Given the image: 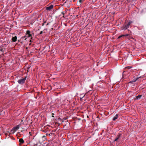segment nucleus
Segmentation results:
<instances>
[{
  "mask_svg": "<svg viewBox=\"0 0 146 146\" xmlns=\"http://www.w3.org/2000/svg\"><path fill=\"white\" fill-rule=\"evenodd\" d=\"M133 22L132 21H129L128 23L126 25H124L121 27V28L122 30H125L129 28V27Z\"/></svg>",
  "mask_w": 146,
  "mask_h": 146,
  "instance_id": "obj_1",
  "label": "nucleus"
},
{
  "mask_svg": "<svg viewBox=\"0 0 146 146\" xmlns=\"http://www.w3.org/2000/svg\"><path fill=\"white\" fill-rule=\"evenodd\" d=\"M44 23L42 25V26H43L44 25Z\"/></svg>",
  "mask_w": 146,
  "mask_h": 146,
  "instance_id": "obj_25",
  "label": "nucleus"
},
{
  "mask_svg": "<svg viewBox=\"0 0 146 146\" xmlns=\"http://www.w3.org/2000/svg\"><path fill=\"white\" fill-rule=\"evenodd\" d=\"M84 1L83 0H79V1L80 3H81Z\"/></svg>",
  "mask_w": 146,
  "mask_h": 146,
  "instance_id": "obj_17",
  "label": "nucleus"
},
{
  "mask_svg": "<svg viewBox=\"0 0 146 146\" xmlns=\"http://www.w3.org/2000/svg\"><path fill=\"white\" fill-rule=\"evenodd\" d=\"M128 73V72L127 71H124L123 73V76L125 75V74H127Z\"/></svg>",
  "mask_w": 146,
  "mask_h": 146,
  "instance_id": "obj_12",
  "label": "nucleus"
},
{
  "mask_svg": "<svg viewBox=\"0 0 146 146\" xmlns=\"http://www.w3.org/2000/svg\"><path fill=\"white\" fill-rule=\"evenodd\" d=\"M123 35H120V36H119L117 38L118 39H119V38H121V37H123Z\"/></svg>",
  "mask_w": 146,
  "mask_h": 146,
  "instance_id": "obj_14",
  "label": "nucleus"
},
{
  "mask_svg": "<svg viewBox=\"0 0 146 146\" xmlns=\"http://www.w3.org/2000/svg\"><path fill=\"white\" fill-rule=\"evenodd\" d=\"M120 136H121V135L120 134H119V135H118L116 137V138L115 139L114 141H117V140L119 139L120 138Z\"/></svg>",
  "mask_w": 146,
  "mask_h": 146,
  "instance_id": "obj_7",
  "label": "nucleus"
},
{
  "mask_svg": "<svg viewBox=\"0 0 146 146\" xmlns=\"http://www.w3.org/2000/svg\"><path fill=\"white\" fill-rule=\"evenodd\" d=\"M19 125H17L13 128V129L11 131V132L12 133H13L15 132L18 130V129H19Z\"/></svg>",
  "mask_w": 146,
  "mask_h": 146,
  "instance_id": "obj_2",
  "label": "nucleus"
},
{
  "mask_svg": "<svg viewBox=\"0 0 146 146\" xmlns=\"http://www.w3.org/2000/svg\"><path fill=\"white\" fill-rule=\"evenodd\" d=\"M139 78H134L132 80L129 82V83H133V82H135Z\"/></svg>",
  "mask_w": 146,
  "mask_h": 146,
  "instance_id": "obj_4",
  "label": "nucleus"
},
{
  "mask_svg": "<svg viewBox=\"0 0 146 146\" xmlns=\"http://www.w3.org/2000/svg\"><path fill=\"white\" fill-rule=\"evenodd\" d=\"M118 114H116L113 118V120L114 121L116 120V119H117L118 117Z\"/></svg>",
  "mask_w": 146,
  "mask_h": 146,
  "instance_id": "obj_9",
  "label": "nucleus"
},
{
  "mask_svg": "<svg viewBox=\"0 0 146 146\" xmlns=\"http://www.w3.org/2000/svg\"><path fill=\"white\" fill-rule=\"evenodd\" d=\"M62 14L63 15H64V12H62Z\"/></svg>",
  "mask_w": 146,
  "mask_h": 146,
  "instance_id": "obj_22",
  "label": "nucleus"
},
{
  "mask_svg": "<svg viewBox=\"0 0 146 146\" xmlns=\"http://www.w3.org/2000/svg\"><path fill=\"white\" fill-rule=\"evenodd\" d=\"M19 142L21 144L23 143H24V140L22 138L20 139L19 140Z\"/></svg>",
  "mask_w": 146,
  "mask_h": 146,
  "instance_id": "obj_10",
  "label": "nucleus"
},
{
  "mask_svg": "<svg viewBox=\"0 0 146 146\" xmlns=\"http://www.w3.org/2000/svg\"><path fill=\"white\" fill-rule=\"evenodd\" d=\"M123 35V36H127L129 35V34H126L125 35Z\"/></svg>",
  "mask_w": 146,
  "mask_h": 146,
  "instance_id": "obj_18",
  "label": "nucleus"
},
{
  "mask_svg": "<svg viewBox=\"0 0 146 146\" xmlns=\"http://www.w3.org/2000/svg\"><path fill=\"white\" fill-rule=\"evenodd\" d=\"M46 135H47L49 136L50 137V136H51V135H50V133H46Z\"/></svg>",
  "mask_w": 146,
  "mask_h": 146,
  "instance_id": "obj_16",
  "label": "nucleus"
},
{
  "mask_svg": "<svg viewBox=\"0 0 146 146\" xmlns=\"http://www.w3.org/2000/svg\"><path fill=\"white\" fill-rule=\"evenodd\" d=\"M85 96V95L82 97V98H81V99H82Z\"/></svg>",
  "mask_w": 146,
  "mask_h": 146,
  "instance_id": "obj_23",
  "label": "nucleus"
},
{
  "mask_svg": "<svg viewBox=\"0 0 146 146\" xmlns=\"http://www.w3.org/2000/svg\"><path fill=\"white\" fill-rule=\"evenodd\" d=\"M126 68H127L128 69H129L130 68L129 67H126Z\"/></svg>",
  "mask_w": 146,
  "mask_h": 146,
  "instance_id": "obj_24",
  "label": "nucleus"
},
{
  "mask_svg": "<svg viewBox=\"0 0 146 146\" xmlns=\"http://www.w3.org/2000/svg\"><path fill=\"white\" fill-rule=\"evenodd\" d=\"M53 7V5H50L49 6L47 7L46 9L47 10H50Z\"/></svg>",
  "mask_w": 146,
  "mask_h": 146,
  "instance_id": "obj_5",
  "label": "nucleus"
},
{
  "mask_svg": "<svg viewBox=\"0 0 146 146\" xmlns=\"http://www.w3.org/2000/svg\"><path fill=\"white\" fill-rule=\"evenodd\" d=\"M43 146H50V145L48 143H44Z\"/></svg>",
  "mask_w": 146,
  "mask_h": 146,
  "instance_id": "obj_11",
  "label": "nucleus"
},
{
  "mask_svg": "<svg viewBox=\"0 0 146 146\" xmlns=\"http://www.w3.org/2000/svg\"><path fill=\"white\" fill-rule=\"evenodd\" d=\"M17 39V38L16 36H15L14 37H13L12 38V42H16Z\"/></svg>",
  "mask_w": 146,
  "mask_h": 146,
  "instance_id": "obj_6",
  "label": "nucleus"
},
{
  "mask_svg": "<svg viewBox=\"0 0 146 146\" xmlns=\"http://www.w3.org/2000/svg\"><path fill=\"white\" fill-rule=\"evenodd\" d=\"M2 50H1V49H0V51H2Z\"/></svg>",
  "mask_w": 146,
  "mask_h": 146,
  "instance_id": "obj_26",
  "label": "nucleus"
},
{
  "mask_svg": "<svg viewBox=\"0 0 146 146\" xmlns=\"http://www.w3.org/2000/svg\"><path fill=\"white\" fill-rule=\"evenodd\" d=\"M48 24V23H47V25H47Z\"/></svg>",
  "mask_w": 146,
  "mask_h": 146,
  "instance_id": "obj_27",
  "label": "nucleus"
},
{
  "mask_svg": "<svg viewBox=\"0 0 146 146\" xmlns=\"http://www.w3.org/2000/svg\"><path fill=\"white\" fill-rule=\"evenodd\" d=\"M30 32L29 31H27V35H29V34H30Z\"/></svg>",
  "mask_w": 146,
  "mask_h": 146,
  "instance_id": "obj_13",
  "label": "nucleus"
},
{
  "mask_svg": "<svg viewBox=\"0 0 146 146\" xmlns=\"http://www.w3.org/2000/svg\"><path fill=\"white\" fill-rule=\"evenodd\" d=\"M27 37V36H24L22 37L23 38H24L25 37Z\"/></svg>",
  "mask_w": 146,
  "mask_h": 146,
  "instance_id": "obj_20",
  "label": "nucleus"
},
{
  "mask_svg": "<svg viewBox=\"0 0 146 146\" xmlns=\"http://www.w3.org/2000/svg\"><path fill=\"white\" fill-rule=\"evenodd\" d=\"M30 42H31V40H30Z\"/></svg>",
  "mask_w": 146,
  "mask_h": 146,
  "instance_id": "obj_28",
  "label": "nucleus"
},
{
  "mask_svg": "<svg viewBox=\"0 0 146 146\" xmlns=\"http://www.w3.org/2000/svg\"><path fill=\"white\" fill-rule=\"evenodd\" d=\"M43 33V31H40V34H42V33Z\"/></svg>",
  "mask_w": 146,
  "mask_h": 146,
  "instance_id": "obj_21",
  "label": "nucleus"
},
{
  "mask_svg": "<svg viewBox=\"0 0 146 146\" xmlns=\"http://www.w3.org/2000/svg\"><path fill=\"white\" fill-rule=\"evenodd\" d=\"M142 96V95H138V96H136V98L137 100H139L141 98Z\"/></svg>",
  "mask_w": 146,
  "mask_h": 146,
  "instance_id": "obj_8",
  "label": "nucleus"
},
{
  "mask_svg": "<svg viewBox=\"0 0 146 146\" xmlns=\"http://www.w3.org/2000/svg\"><path fill=\"white\" fill-rule=\"evenodd\" d=\"M50 134L51 136H52V135H54V133H50Z\"/></svg>",
  "mask_w": 146,
  "mask_h": 146,
  "instance_id": "obj_19",
  "label": "nucleus"
},
{
  "mask_svg": "<svg viewBox=\"0 0 146 146\" xmlns=\"http://www.w3.org/2000/svg\"><path fill=\"white\" fill-rule=\"evenodd\" d=\"M26 80V77L24 78L18 80L17 82L19 84H23L25 82Z\"/></svg>",
  "mask_w": 146,
  "mask_h": 146,
  "instance_id": "obj_3",
  "label": "nucleus"
},
{
  "mask_svg": "<svg viewBox=\"0 0 146 146\" xmlns=\"http://www.w3.org/2000/svg\"><path fill=\"white\" fill-rule=\"evenodd\" d=\"M32 36V35L31 34H29L28 35V36H27V37H30Z\"/></svg>",
  "mask_w": 146,
  "mask_h": 146,
  "instance_id": "obj_15",
  "label": "nucleus"
}]
</instances>
